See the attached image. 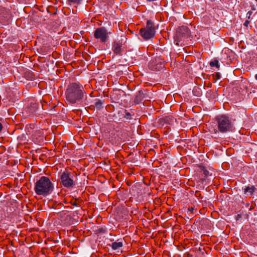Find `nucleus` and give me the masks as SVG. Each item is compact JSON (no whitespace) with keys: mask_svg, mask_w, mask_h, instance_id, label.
<instances>
[{"mask_svg":"<svg viewBox=\"0 0 257 257\" xmlns=\"http://www.w3.org/2000/svg\"><path fill=\"white\" fill-rule=\"evenodd\" d=\"M104 100L97 99L95 102V106L97 109L100 110L104 107Z\"/></svg>","mask_w":257,"mask_h":257,"instance_id":"ddd939ff","label":"nucleus"},{"mask_svg":"<svg viewBox=\"0 0 257 257\" xmlns=\"http://www.w3.org/2000/svg\"><path fill=\"white\" fill-rule=\"evenodd\" d=\"M248 23H249V22H248V21H246L245 22V23H244V25L245 26H247L248 25Z\"/></svg>","mask_w":257,"mask_h":257,"instance_id":"5701e85b","label":"nucleus"},{"mask_svg":"<svg viewBox=\"0 0 257 257\" xmlns=\"http://www.w3.org/2000/svg\"><path fill=\"white\" fill-rule=\"evenodd\" d=\"M53 189V183L50 179L46 176L41 177L35 183L34 191L38 195L46 196L50 194Z\"/></svg>","mask_w":257,"mask_h":257,"instance_id":"f03ea898","label":"nucleus"},{"mask_svg":"<svg viewBox=\"0 0 257 257\" xmlns=\"http://www.w3.org/2000/svg\"><path fill=\"white\" fill-rule=\"evenodd\" d=\"M255 188L254 186H247L244 189V193L245 194L252 195L255 191Z\"/></svg>","mask_w":257,"mask_h":257,"instance_id":"f8f14e48","label":"nucleus"},{"mask_svg":"<svg viewBox=\"0 0 257 257\" xmlns=\"http://www.w3.org/2000/svg\"><path fill=\"white\" fill-rule=\"evenodd\" d=\"M141 36L146 40L153 38L156 34V28L154 23L151 20L147 21L145 28H142L140 31Z\"/></svg>","mask_w":257,"mask_h":257,"instance_id":"39448f33","label":"nucleus"},{"mask_svg":"<svg viewBox=\"0 0 257 257\" xmlns=\"http://www.w3.org/2000/svg\"><path fill=\"white\" fill-rule=\"evenodd\" d=\"M39 107V103L35 100H32L30 103V105L27 108V111L30 114H33L36 111Z\"/></svg>","mask_w":257,"mask_h":257,"instance_id":"9d476101","label":"nucleus"},{"mask_svg":"<svg viewBox=\"0 0 257 257\" xmlns=\"http://www.w3.org/2000/svg\"><path fill=\"white\" fill-rule=\"evenodd\" d=\"M213 77H215L216 80H218L220 78V74L218 72L215 73V74L213 75Z\"/></svg>","mask_w":257,"mask_h":257,"instance_id":"aec40b11","label":"nucleus"},{"mask_svg":"<svg viewBox=\"0 0 257 257\" xmlns=\"http://www.w3.org/2000/svg\"><path fill=\"white\" fill-rule=\"evenodd\" d=\"M148 67L151 70L160 71L164 67V61L159 57L156 58L149 62Z\"/></svg>","mask_w":257,"mask_h":257,"instance_id":"6e6552de","label":"nucleus"},{"mask_svg":"<svg viewBox=\"0 0 257 257\" xmlns=\"http://www.w3.org/2000/svg\"><path fill=\"white\" fill-rule=\"evenodd\" d=\"M73 174L66 169L60 176V183L66 188H72L75 185Z\"/></svg>","mask_w":257,"mask_h":257,"instance_id":"20e7f679","label":"nucleus"},{"mask_svg":"<svg viewBox=\"0 0 257 257\" xmlns=\"http://www.w3.org/2000/svg\"><path fill=\"white\" fill-rule=\"evenodd\" d=\"M68 2V3L69 5H71L72 3L73 4H79L80 3L81 0H67Z\"/></svg>","mask_w":257,"mask_h":257,"instance_id":"a211bd4d","label":"nucleus"},{"mask_svg":"<svg viewBox=\"0 0 257 257\" xmlns=\"http://www.w3.org/2000/svg\"><path fill=\"white\" fill-rule=\"evenodd\" d=\"M2 128H3V125L1 124V123H0V133L1 132Z\"/></svg>","mask_w":257,"mask_h":257,"instance_id":"b1692460","label":"nucleus"},{"mask_svg":"<svg viewBox=\"0 0 257 257\" xmlns=\"http://www.w3.org/2000/svg\"><path fill=\"white\" fill-rule=\"evenodd\" d=\"M122 245V242L119 241V240H118L117 241L112 242L111 247L113 250H116L121 247Z\"/></svg>","mask_w":257,"mask_h":257,"instance_id":"4468645a","label":"nucleus"},{"mask_svg":"<svg viewBox=\"0 0 257 257\" xmlns=\"http://www.w3.org/2000/svg\"><path fill=\"white\" fill-rule=\"evenodd\" d=\"M147 98V93L142 90H140L137 93L135 98V102L139 104L142 102L143 100Z\"/></svg>","mask_w":257,"mask_h":257,"instance_id":"9b49d317","label":"nucleus"},{"mask_svg":"<svg viewBox=\"0 0 257 257\" xmlns=\"http://www.w3.org/2000/svg\"><path fill=\"white\" fill-rule=\"evenodd\" d=\"M85 94L83 86L78 82L70 83L65 91L66 99L74 104L82 100Z\"/></svg>","mask_w":257,"mask_h":257,"instance_id":"f257e3e1","label":"nucleus"},{"mask_svg":"<svg viewBox=\"0 0 257 257\" xmlns=\"http://www.w3.org/2000/svg\"><path fill=\"white\" fill-rule=\"evenodd\" d=\"M27 77L30 79H33L35 78V76L34 75L31 73V72H29L28 73V76H27Z\"/></svg>","mask_w":257,"mask_h":257,"instance_id":"6ab92c4d","label":"nucleus"},{"mask_svg":"<svg viewBox=\"0 0 257 257\" xmlns=\"http://www.w3.org/2000/svg\"><path fill=\"white\" fill-rule=\"evenodd\" d=\"M107 29L103 27L97 28L94 31V37L99 40L100 43H105L109 40V34Z\"/></svg>","mask_w":257,"mask_h":257,"instance_id":"0eeeda50","label":"nucleus"},{"mask_svg":"<svg viewBox=\"0 0 257 257\" xmlns=\"http://www.w3.org/2000/svg\"><path fill=\"white\" fill-rule=\"evenodd\" d=\"M201 172H202L205 177H207L210 175L209 172L205 168L204 166H200Z\"/></svg>","mask_w":257,"mask_h":257,"instance_id":"f3484780","label":"nucleus"},{"mask_svg":"<svg viewBox=\"0 0 257 257\" xmlns=\"http://www.w3.org/2000/svg\"><path fill=\"white\" fill-rule=\"evenodd\" d=\"M112 50L115 54H120L122 52V43L119 41L114 42L112 44Z\"/></svg>","mask_w":257,"mask_h":257,"instance_id":"1a4fd4ad","label":"nucleus"},{"mask_svg":"<svg viewBox=\"0 0 257 257\" xmlns=\"http://www.w3.org/2000/svg\"><path fill=\"white\" fill-rule=\"evenodd\" d=\"M255 78L257 80V74L255 75Z\"/></svg>","mask_w":257,"mask_h":257,"instance_id":"393cba45","label":"nucleus"},{"mask_svg":"<svg viewBox=\"0 0 257 257\" xmlns=\"http://www.w3.org/2000/svg\"><path fill=\"white\" fill-rule=\"evenodd\" d=\"M72 205L75 206H79L78 201L77 200H74L73 202H72L71 203Z\"/></svg>","mask_w":257,"mask_h":257,"instance_id":"412c9836","label":"nucleus"},{"mask_svg":"<svg viewBox=\"0 0 257 257\" xmlns=\"http://www.w3.org/2000/svg\"><path fill=\"white\" fill-rule=\"evenodd\" d=\"M209 65L211 67H216L218 69H219L220 67L219 62L216 59H214L211 61L209 63Z\"/></svg>","mask_w":257,"mask_h":257,"instance_id":"2eb2a0df","label":"nucleus"},{"mask_svg":"<svg viewBox=\"0 0 257 257\" xmlns=\"http://www.w3.org/2000/svg\"><path fill=\"white\" fill-rule=\"evenodd\" d=\"M124 114H123V117L127 120H131L133 119L132 114L128 112L126 110H125L124 111Z\"/></svg>","mask_w":257,"mask_h":257,"instance_id":"dca6fc26","label":"nucleus"},{"mask_svg":"<svg viewBox=\"0 0 257 257\" xmlns=\"http://www.w3.org/2000/svg\"><path fill=\"white\" fill-rule=\"evenodd\" d=\"M193 210H194V208H193V207H189L188 208V210H189V211H190V212H192V211H193Z\"/></svg>","mask_w":257,"mask_h":257,"instance_id":"4be33fe9","label":"nucleus"},{"mask_svg":"<svg viewBox=\"0 0 257 257\" xmlns=\"http://www.w3.org/2000/svg\"><path fill=\"white\" fill-rule=\"evenodd\" d=\"M215 120L217 125V129H214V133L219 132L221 133L232 132L234 128L232 119L226 115H219L217 116Z\"/></svg>","mask_w":257,"mask_h":257,"instance_id":"7ed1b4c3","label":"nucleus"},{"mask_svg":"<svg viewBox=\"0 0 257 257\" xmlns=\"http://www.w3.org/2000/svg\"><path fill=\"white\" fill-rule=\"evenodd\" d=\"M190 33V30L188 27L186 26L180 27L177 31L176 36V44L177 45H182L185 41V40L189 37Z\"/></svg>","mask_w":257,"mask_h":257,"instance_id":"423d86ee","label":"nucleus"}]
</instances>
